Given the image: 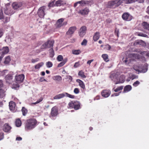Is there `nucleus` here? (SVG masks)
<instances>
[{
    "instance_id": "21",
    "label": "nucleus",
    "mask_w": 149,
    "mask_h": 149,
    "mask_svg": "<svg viewBox=\"0 0 149 149\" xmlns=\"http://www.w3.org/2000/svg\"><path fill=\"white\" fill-rule=\"evenodd\" d=\"M11 129V127L8 124H5L4 125L3 128V130L6 132H8Z\"/></svg>"
},
{
    "instance_id": "3",
    "label": "nucleus",
    "mask_w": 149,
    "mask_h": 149,
    "mask_svg": "<svg viewBox=\"0 0 149 149\" xmlns=\"http://www.w3.org/2000/svg\"><path fill=\"white\" fill-rule=\"evenodd\" d=\"M4 13L5 14L8 15H11L14 13V11L10 6L9 3H7L5 5Z\"/></svg>"
},
{
    "instance_id": "53",
    "label": "nucleus",
    "mask_w": 149,
    "mask_h": 149,
    "mask_svg": "<svg viewBox=\"0 0 149 149\" xmlns=\"http://www.w3.org/2000/svg\"><path fill=\"white\" fill-rule=\"evenodd\" d=\"M54 1H52L50 2L48 5V6L49 7H53L54 6Z\"/></svg>"
},
{
    "instance_id": "60",
    "label": "nucleus",
    "mask_w": 149,
    "mask_h": 149,
    "mask_svg": "<svg viewBox=\"0 0 149 149\" xmlns=\"http://www.w3.org/2000/svg\"><path fill=\"white\" fill-rule=\"evenodd\" d=\"M4 18V17L3 13L0 12V19H1Z\"/></svg>"
},
{
    "instance_id": "1",
    "label": "nucleus",
    "mask_w": 149,
    "mask_h": 149,
    "mask_svg": "<svg viewBox=\"0 0 149 149\" xmlns=\"http://www.w3.org/2000/svg\"><path fill=\"white\" fill-rule=\"evenodd\" d=\"M37 121L35 119H31L26 121L25 129L27 130H30L34 128L36 126Z\"/></svg>"
},
{
    "instance_id": "17",
    "label": "nucleus",
    "mask_w": 149,
    "mask_h": 149,
    "mask_svg": "<svg viewBox=\"0 0 149 149\" xmlns=\"http://www.w3.org/2000/svg\"><path fill=\"white\" fill-rule=\"evenodd\" d=\"M111 92L108 90H105L103 91L102 93V96L104 97H109L110 94Z\"/></svg>"
},
{
    "instance_id": "27",
    "label": "nucleus",
    "mask_w": 149,
    "mask_h": 149,
    "mask_svg": "<svg viewBox=\"0 0 149 149\" xmlns=\"http://www.w3.org/2000/svg\"><path fill=\"white\" fill-rule=\"evenodd\" d=\"M132 89V87L130 85H128L126 86L124 89V92H127L130 91Z\"/></svg>"
},
{
    "instance_id": "40",
    "label": "nucleus",
    "mask_w": 149,
    "mask_h": 149,
    "mask_svg": "<svg viewBox=\"0 0 149 149\" xmlns=\"http://www.w3.org/2000/svg\"><path fill=\"white\" fill-rule=\"evenodd\" d=\"M102 57L103 58L104 60L106 61H109L108 58V56L107 54H103L102 56Z\"/></svg>"
},
{
    "instance_id": "26",
    "label": "nucleus",
    "mask_w": 149,
    "mask_h": 149,
    "mask_svg": "<svg viewBox=\"0 0 149 149\" xmlns=\"http://www.w3.org/2000/svg\"><path fill=\"white\" fill-rule=\"evenodd\" d=\"M134 70L137 71L141 72L143 73H145L147 71V69L142 70L139 67H138L137 69H136V68L135 66L134 67Z\"/></svg>"
},
{
    "instance_id": "48",
    "label": "nucleus",
    "mask_w": 149,
    "mask_h": 149,
    "mask_svg": "<svg viewBox=\"0 0 149 149\" xmlns=\"http://www.w3.org/2000/svg\"><path fill=\"white\" fill-rule=\"evenodd\" d=\"M123 88V86H119L116 88L115 90L114 91L115 92H117L119 91L122 90Z\"/></svg>"
},
{
    "instance_id": "52",
    "label": "nucleus",
    "mask_w": 149,
    "mask_h": 149,
    "mask_svg": "<svg viewBox=\"0 0 149 149\" xmlns=\"http://www.w3.org/2000/svg\"><path fill=\"white\" fill-rule=\"evenodd\" d=\"M50 50H51L50 54V56L51 57H52L54 55V50L52 48L50 49Z\"/></svg>"
},
{
    "instance_id": "31",
    "label": "nucleus",
    "mask_w": 149,
    "mask_h": 149,
    "mask_svg": "<svg viewBox=\"0 0 149 149\" xmlns=\"http://www.w3.org/2000/svg\"><path fill=\"white\" fill-rule=\"evenodd\" d=\"M21 121L20 119H17L15 121V125L17 127H19L21 126Z\"/></svg>"
},
{
    "instance_id": "55",
    "label": "nucleus",
    "mask_w": 149,
    "mask_h": 149,
    "mask_svg": "<svg viewBox=\"0 0 149 149\" xmlns=\"http://www.w3.org/2000/svg\"><path fill=\"white\" fill-rule=\"evenodd\" d=\"M39 60V59L38 58H36V59H32L31 60V62L32 63H34L38 61Z\"/></svg>"
},
{
    "instance_id": "28",
    "label": "nucleus",
    "mask_w": 149,
    "mask_h": 149,
    "mask_svg": "<svg viewBox=\"0 0 149 149\" xmlns=\"http://www.w3.org/2000/svg\"><path fill=\"white\" fill-rule=\"evenodd\" d=\"M74 105V109L75 110L79 109L80 107V104L79 102L77 101H75Z\"/></svg>"
},
{
    "instance_id": "45",
    "label": "nucleus",
    "mask_w": 149,
    "mask_h": 149,
    "mask_svg": "<svg viewBox=\"0 0 149 149\" xmlns=\"http://www.w3.org/2000/svg\"><path fill=\"white\" fill-rule=\"evenodd\" d=\"M43 100L42 98L40 97L39 100H38L36 102H35L32 103H31V104H37L41 102Z\"/></svg>"
},
{
    "instance_id": "43",
    "label": "nucleus",
    "mask_w": 149,
    "mask_h": 149,
    "mask_svg": "<svg viewBox=\"0 0 149 149\" xmlns=\"http://www.w3.org/2000/svg\"><path fill=\"white\" fill-rule=\"evenodd\" d=\"M22 111L23 116H25L27 112V110L24 107H22Z\"/></svg>"
},
{
    "instance_id": "38",
    "label": "nucleus",
    "mask_w": 149,
    "mask_h": 149,
    "mask_svg": "<svg viewBox=\"0 0 149 149\" xmlns=\"http://www.w3.org/2000/svg\"><path fill=\"white\" fill-rule=\"evenodd\" d=\"M72 52L73 54L78 55L81 53V51L79 50H72Z\"/></svg>"
},
{
    "instance_id": "14",
    "label": "nucleus",
    "mask_w": 149,
    "mask_h": 149,
    "mask_svg": "<svg viewBox=\"0 0 149 149\" xmlns=\"http://www.w3.org/2000/svg\"><path fill=\"white\" fill-rule=\"evenodd\" d=\"M5 80L7 83L11 84L13 82L12 76L10 74L7 75L5 77Z\"/></svg>"
},
{
    "instance_id": "63",
    "label": "nucleus",
    "mask_w": 149,
    "mask_h": 149,
    "mask_svg": "<svg viewBox=\"0 0 149 149\" xmlns=\"http://www.w3.org/2000/svg\"><path fill=\"white\" fill-rule=\"evenodd\" d=\"M123 61L126 63L128 61V60L127 59V58H123Z\"/></svg>"
},
{
    "instance_id": "23",
    "label": "nucleus",
    "mask_w": 149,
    "mask_h": 149,
    "mask_svg": "<svg viewBox=\"0 0 149 149\" xmlns=\"http://www.w3.org/2000/svg\"><path fill=\"white\" fill-rule=\"evenodd\" d=\"M65 96V94L64 93H62L59 94L53 97L54 100H57L62 98Z\"/></svg>"
},
{
    "instance_id": "37",
    "label": "nucleus",
    "mask_w": 149,
    "mask_h": 149,
    "mask_svg": "<svg viewBox=\"0 0 149 149\" xmlns=\"http://www.w3.org/2000/svg\"><path fill=\"white\" fill-rule=\"evenodd\" d=\"M143 26L144 29L149 31V24L146 22H144L143 24Z\"/></svg>"
},
{
    "instance_id": "58",
    "label": "nucleus",
    "mask_w": 149,
    "mask_h": 149,
    "mask_svg": "<svg viewBox=\"0 0 149 149\" xmlns=\"http://www.w3.org/2000/svg\"><path fill=\"white\" fill-rule=\"evenodd\" d=\"M80 65V64H79V62H76L74 65V67L75 68H76L77 67H78V66H79Z\"/></svg>"
},
{
    "instance_id": "62",
    "label": "nucleus",
    "mask_w": 149,
    "mask_h": 149,
    "mask_svg": "<svg viewBox=\"0 0 149 149\" xmlns=\"http://www.w3.org/2000/svg\"><path fill=\"white\" fill-rule=\"evenodd\" d=\"M39 81L40 82H43L44 81L47 82V81L45 79L43 78V77L41 78L39 80Z\"/></svg>"
},
{
    "instance_id": "29",
    "label": "nucleus",
    "mask_w": 149,
    "mask_h": 149,
    "mask_svg": "<svg viewBox=\"0 0 149 149\" xmlns=\"http://www.w3.org/2000/svg\"><path fill=\"white\" fill-rule=\"evenodd\" d=\"M44 64V63L42 62H40L36 64L35 66V68L36 69H39L42 67Z\"/></svg>"
},
{
    "instance_id": "33",
    "label": "nucleus",
    "mask_w": 149,
    "mask_h": 149,
    "mask_svg": "<svg viewBox=\"0 0 149 149\" xmlns=\"http://www.w3.org/2000/svg\"><path fill=\"white\" fill-rule=\"evenodd\" d=\"M74 101H72L69 102L68 105L70 108L74 109Z\"/></svg>"
},
{
    "instance_id": "9",
    "label": "nucleus",
    "mask_w": 149,
    "mask_h": 149,
    "mask_svg": "<svg viewBox=\"0 0 149 149\" xmlns=\"http://www.w3.org/2000/svg\"><path fill=\"white\" fill-rule=\"evenodd\" d=\"M76 29V28L75 26H72L70 27L66 32L67 35L71 36L74 33Z\"/></svg>"
},
{
    "instance_id": "30",
    "label": "nucleus",
    "mask_w": 149,
    "mask_h": 149,
    "mask_svg": "<svg viewBox=\"0 0 149 149\" xmlns=\"http://www.w3.org/2000/svg\"><path fill=\"white\" fill-rule=\"evenodd\" d=\"M5 41L8 43H10L11 42V39L9 35L6 37L5 40Z\"/></svg>"
},
{
    "instance_id": "6",
    "label": "nucleus",
    "mask_w": 149,
    "mask_h": 149,
    "mask_svg": "<svg viewBox=\"0 0 149 149\" xmlns=\"http://www.w3.org/2000/svg\"><path fill=\"white\" fill-rule=\"evenodd\" d=\"M122 17L124 20L127 21H130L132 19V16L127 13H124L122 16Z\"/></svg>"
},
{
    "instance_id": "49",
    "label": "nucleus",
    "mask_w": 149,
    "mask_h": 149,
    "mask_svg": "<svg viewBox=\"0 0 149 149\" xmlns=\"http://www.w3.org/2000/svg\"><path fill=\"white\" fill-rule=\"evenodd\" d=\"M63 58V56L61 55H58L57 57V59L58 61H62Z\"/></svg>"
},
{
    "instance_id": "19",
    "label": "nucleus",
    "mask_w": 149,
    "mask_h": 149,
    "mask_svg": "<svg viewBox=\"0 0 149 149\" xmlns=\"http://www.w3.org/2000/svg\"><path fill=\"white\" fill-rule=\"evenodd\" d=\"M100 33L99 32H97L94 33L93 36V39L95 41H96L100 37Z\"/></svg>"
},
{
    "instance_id": "51",
    "label": "nucleus",
    "mask_w": 149,
    "mask_h": 149,
    "mask_svg": "<svg viewBox=\"0 0 149 149\" xmlns=\"http://www.w3.org/2000/svg\"><path fill=\"white\" fill-rule=\"evenodd\" d=\"M140 84V82L138 81H137L134 82L133 84L134 86L136 87Z\"/></svg>"
},
{
    "instance_id": "61",
    "label": "nucleus",
    "mask_w": 149,
    "mask_h": 149,
    "mask_svg": "<svg viewBox=\"0 0 149 149\" xmlns=\"http://www.w3.org/2000/svg\"><path fill=\"white\" fill-rule=\"evenodd\" d=\"M4 137L3 133H1L0 134V140L2 139Z\"/></svg>"
},
{
    "instance_id": "56",
    "label": "nucleus",
    "mask_w": 149,
    "mask_h": 149,
    "mask_svg": "<svg viewBox=\"0 0 149 149\" xmlns=\"http://www.w3.org/2000/svg\"><path fill=\"white\" fill-rule=\"evenodd\" d=\"M74 92L75 94H78L79 93V90L78 88H75L74 90Z\"/></svg>"
},
{
    "instance_id": "39",
    "label": "nucleus",
    "mask_w": 149,
    "mask_h": 149,
    "mask_svg": "<svg viewBox=\"0 0 149 149\" xmlns=\"http://www.w3.org/2000/svg\"><path fill=\"white\" fill-rule=\"evenodd\" d=\"M79 76L83 78H86V77L84 74V72L82 71H80L78 74Z\"/></svg>"
},
{
    "instance_id": "34",
    "label": "nucleus",
    "mask_w": 149,
    "mask_h": 149,
    "mask_svg": "<svg viewBox=\"0 0 149 149\" xmlns=\"http://www.w3.org/2000/svg\"><path fill=\"white\" fill-rule=\"evenodd\" d=\"M10 61V58L9 56H7L5 58V61L4 63L5 64H8Z\"/></svg>"
},
{
    "instance_id": "36",
    "label": "nucleus",
    "mask_w": 149,
    "mask_h": 149,
    "mask_svg": "<svg viewBox=\"0 0 149 149\" xmlns=\"http://www.w3.org/2000/svg\"><path fill=\"white\" fill-rule=\"evenodd\" d=\"M62 2L63 1L61 0H58L54 4V6H60L62 4Z\"/></svg>"
},
{
    "instance_id": "12",
    "label": "nucleus",
    "mask_w": 149,
    "mask_h": 149,
    "mask_svg": "<svg viewBox=\"0 0 149 149\" xmlns=\"http://www.w3.org/2000/svg\"><path fill=\"white\" fill-rule=\"evenodd\" d=\"M64 19L63 18H61L57 20L56 26V28H59L61 27L64 25L63 22L64 21Z\"/></svg>"
},
{
    "instance_id": "7",
    "label": "nucleus",
    "mask_w": 149,
    "mask_h": 149,
    "mask_svg": "<svg viewBox=\"0 0 149 149\" xmlns=\"http://www.w3.org/2000/svg\"><path fill=\"white\" fill-rule=\"evenodd\" d=\"M45 10V7H42L40 8L38 11V14L40 18H43L45 15L44 11Z\"/></svg>"
},
{
    "instance_id": "50",
    "label": "nucleus",
    "mask_w": 149,
    "mask_h": 149,
    "mask_svg": "<svg viewBox=\"0 0 149 149\" xmlns=\"http://www.w3.org/2000/svg\"><path fill=\"white\" fill-rule=\"evenodd\" d=\"M8 72V70H5L1 72L0 73L1 76H3L6 73Z\"/></svg>"
},
{
    "instance_id": "47",
    "label": "nucleus",
    "mask_w": 149,
    "mask_h": 149,
    "mask_svg": "<svg viewBox=\"0 0 149 149\" xmlns=\"http://www.w3.org/2000/svg\"><path fill=\"white\" fill-rule=\"evenodd\" d=\"M10 21V18L9 17H6L3 20V22L5 23L8 22Z\"/></svg>"
},
{
    "instance_id": "4",
    "label": "nucleus",
    "mask_w": 149,
    "mask_h": 149,
    "mask_svg": "<svg viewBox=\"0 0 149 149\" xmlns=\"http://www.w3.org/2000/svg\"><path fill=\"white\" fill-rule=\"evenodd\" d=\"M54 43V40H48L47 42L43 44L41 47L42 48H47L52 47Z\"/></svg>"
},
{
    "instance_id": "64",
    "label": "nucleus",
    "mask_w": 149,
    "mask_h": 149,
    "mask_svg": "<svg viewBox=\"0 0 149 149\" xmlns=\"http://www.w3.org/2000/svg\"><path fill=\"white\" fill-rule=\"evenodd\" d=\"M3 86V84L2 80L0 79V88L2 87Z\"/></svg>"
},
{
    "instance_id": "32",
    "label": "nucleus",
    "mask_w": 149,
    "mask_h": 149,
    "mask_svg": "<svg viewBox=\"0 0 149 149\" xmlns=\"http://www.w3.org/2000/svg\"><path fill=\"white\" fill-rule=\"evenodd\" d=\"M5 95V91L2 89H0V98L3 97Z\"/></svg>"
},
{
    "instance_id": "35",
    "label": "nucleus",
    "mask_w": 149,
    "mask_h": 149,
    "mask_svg": "<svg viewBox=\"0 0 149 149\" xmlns=\"http://www.w3.org/2000/svg\"><path fill=\"white\" fill-rule=\"evenodd\" d=\"M67 61V60L66 59L63 60L62 62H61L59 64H58V67H61L63 66L66 63Z\"/></svg>"
},
{
    "instance_id": "44",
    "label": "nucleus",
    "mask_w": 149,
    "mask_h": 149,
    "mask_svg": "<svg viewBox=\"0 0 149 149\" xmlns=\"http://www.w3.org/2000/svg\"><path fill=\"white\" fill-rule=\"evenodd\" d=\"M46 65L47 68H50L52 67L53 64L51 62L48 61L46 63Z\"/></svg>"
},
{
    "instance_id": "5",
    "label": "nucleus",
    "mask_w": 149,
    "mask_h": 149,
    "mask_svg": "<svg viewBox=\"0 0 149 149\" xmlns=\"http://www.w3.org/2000/svg\"><path fill=\"white\" fill-rule=\"evenodd\" d=\"M24 78V75L23 74H21L16 76L15 79L17 83H20L23 81Z\"/></svg>"
},
{
    "instance_id": "41",
    "label": "nucleus",
    "mask_w": 149,
    "mask_h": 149,
    "mask_svg": "<svg viewBox=\"0 0 149 149\" xmlns=\"http://www.w3.org/2000/svg\"><path fill=\"white\" fill-rule=\"evenodd\" d=\"M127 4L131 3L136 1V0H123Z\"/></svg>"
},
{
    "instance_id": "11",
    "label": "nucleus",
    "mask_w": 149,
    "mask_h": 149,
    "mask_svg": "<svg viewBox=\"0 0 149 149\" xmlns=\"http://www.w3.org/2000/svg\"><path fill=\"white\" fill-rule=\"evenodd\" d=\"M118 76L117 74L113 73L111 74L109 77L115 83L118 82Z\"/></svg>"
},
{
    "instance_id": "46",
    "label": "nucleus",
    "mask_w": 149,
    "mask_h": 149,
    "mask_svg": "<svg viewBox=\"0 0 149 149\" xmlns=\"http://www.w3.org/2000/svg\"><path fill=\"white\" fill-rule=\"evenodd\" d=\"M65 79L67 80L69 82H71L72 81V77L69 75L67 76Z\"/></svg>"
},
{
    "instance_id": "13",
    "label": "nucleus",
    "mask_w": 149,
    "mask_h": 149,
    "mask_svg": "<svg viewBox=\"0 0 149 149\" xmlns=\"http://www.w3.org/2000/svg\"><path fill=\"white\" fill-rule=\"evenodd\" d=\"M89 12V9L87 8H86L84 9L80 10L79 11H78V13L82 15H87Z\"/></svg>"
},
{
    "instance_id": "57",
    "label": "nucleus",
    "mask_w": 149,
    "mask_h": 149,
    "mask_svg": "<svg viewBox=\"0 0 149 149\" xmlns=\"http://www.w3.org/2000/svg\"><path fill=\"white\" fill-rule=\"evenodd\" d=\"M138 35L139 36L144 37H146L148 36L147 35L145 34H143L142 33H140L138 34Z\"/></svg>"
},
{
    "instance_id": "24",
    "label": "nucleus",
    "mask_w": 149,
    "mask_h": 149,
    "mask_svg": "<svg viewBox=\"0 0 149 149\" xmlns=\"http://www.w3.org/2000/svg\"><path fill=\"white\" fill-rule=\"evenodd\" d=\"M76 82L79 83V86L83 89L85 88V86L84 82L81 80L79 79H77L76 80Z\"/></svg>"
},
{
    "instance_id": "20",
    "label": "nucleus",
    "mask_w": 149,
    "mask_h": 149,
    "mask_svg": "<svg viewBox=\"0 0 149 149\" xmlns=\"http://www.w3.org/2000/svg\"><path fill=\"white\" fill-rule=\"evenodd\" d=\"M52 78L53 80L58 82L61 81L62 79V77L59 75L54 76L52 77Z\"/></svg>"
},
{
    "instance_id": "16",
    "label": "nucleus",
    "mask_w": 149,
    "mask_h": 149,
    "mask_svg": "<svg viewBox=\"0 0 149 149\" xmlns=\"http://www.w3.org/2000/svg\"><path fill=\"white\" fill-rule=\"evenodd\" d=\"M125 77L123 75H121L119 78H118V82L115 83V84H117L119 83H123L125 80Z\"/></svg>"
},
{
    "instance_id": "18",
    "label": "nucleus",
    "mask_w": 149,
    "mask_h": 149,
    "mask_svg": "<svg viewBox=\"0 0 149 149\" xmlns=\"http://www.w3.org/2000/svg\"><path fill=\"white\" fill-rule=\"evenodd\" d=\"M16 104L13 101H10L9 103V107L10 110L14 111L15 110Z\"/></svg>"
},
{
    "instance_id": "42",
    "label": "nucleus",
    "mask_w": 149,
    "mask_h": 149,
    "mask_svg": "<svg viewBox=\"0 0 149 149\" xmlns=\"http://www.w3.org/2000/svg\"><path fill=\"white\" fill-rule=\"evenodd\" d=\"M65 94V96H66L67 97H69L71 98H74V96L73 95H71L70 94L68 93H64Z\"/></svg>"
},
{
    "instance_id": "2",
    "label": "nucleus",
    "mask_w": 149,
    "mask_h": 149,
    "mask_svg": "<svg viewBox=\"0 0 149 149\" xmlns=\"http://www.w3.org/2000/svg\"><path fill=\"white\" fill-rule=\"evenodd\" d=\"M122 3L123 0H113L109 1L108 5L110 7L114 8L118 6Z\"/></svg>"
},
{
    "instance_id": "59",
    "label": "nucleus",
    "mask_w": 149,
    "mask_h": 149,
    "mask_svg": "<svg viewBox=\"0 0 149 149\" xmlns=\"http://www.w3.org/2000/svg\"><path fill=\"white\" fill-rule=\"evenodd\" d=\"M3 30L2 29H0V38L3 36Z\"/></svg>"
},
{
    "instance_id": "54",
    "label": "nucleus",
    "mask_w": 149,
    "mask_h": 149,
    "mask_svg": "<svg viewBox=\"0 0 149 149\" xmlns=\"http://www.w3.org/2000/svg\"><path fill=\"white\" fill-rule=\"evenodd\" d=\"M87 42V40L85 39H84L81 43V45H86Z\"/></svg>"
},
{
    "instance_id": "25",
    "label": "nucleus",
    "mask_w": 149,
    "mask_h": 149,
    "mask_svg": "<svg viewBox=\"0 0 149 149\" xmlns=\"http://www.w3.org/2000/svg\"><path fill=\"white\" fill-rule=\"evenodd\" d=\"M2 54H5L8 52H9V49L8 47H5L2 48Z\"/></svg>"
},
{
    "instance_id": "8",
    "label": "nucleus",
    "mask_w": 149,
    "mask_h": 149,
    "mask_svg": "<svg viewBox=\"0 0 149 149\" xmlns=\"http://www.w3.org/2000/svg\"><path fill=\"white\" fill-rule=\"evenodd\" d=\"M88 1L86 0H82L80 1H78L74 3V7H76L77 5H79L82 6H84L85 5L88 3Z\"/></svg>"
},
{
    "instance_id": "10",
    "label": "nucleus",
    "mask_w": 149,
    "mask_h": 149,
    "mask_svg": "<svg viewBox=\"0 0 149 149\" xmlns=\"http://www.w3.org/2000/svg\"><path fill=\"white\" fill-rule=\"evenodd\" d=\"M86 28L85 26H83L81 27L79 32V36L81 37H83L86 33Z\"/></svg>"
},
{
    "instance_id": "22",
    "label": "nucleus",
    "mask_w": 149,
    "mask_h": 149,
    "mask_svg": "<svg viewBox=\"0 0 149 149\" xmlns=\"http://www.w3.org/2000/svg\"><path fill=\"white\" fill-rule=\"evenodd\" d=\"M21 6V3H18L17 2H13L12 4L13 8L14 9H17L20 7Z\"/></svg>"
},
{
    "instance_id": "15",
    "label": "nucleus",
    "mask_w": 149,
    "mask_h": 149,
    "mask_svg": "<svg viewBox=\"0 0 149 149\" xmlns=\"http://www.w3.org/2000/svg\"><path fill=\"white\" fill-rule=\"evenodd\" d=\"M51 113L52 116H55L57 115L58 111L56 107H54L52 108Z\"/></svg>"
}]
</instances>
